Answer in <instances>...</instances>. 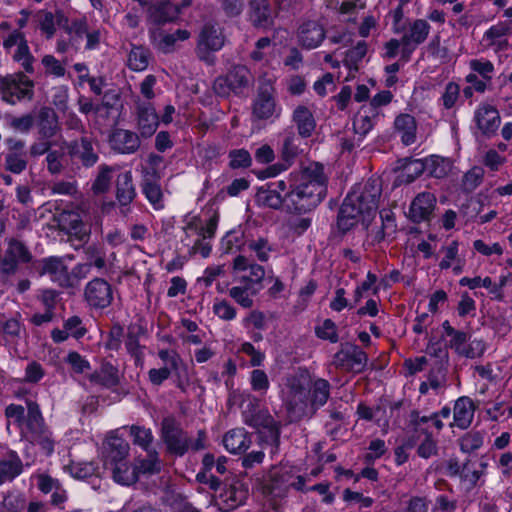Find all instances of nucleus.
Wrapping results in <instances>:
<instances>
[{"label": "nucleus", "mask_w": 512, "mask_h": 512, "mask_svg": "<svg viewBox=\"0 0 512 512\" xmlns=\"http://www.w3.org/2000/svg\"><path fill=\"white\" fill-rule=\"evenodd\" d=\"M327 176L322 164L313 162L298 174L289 175L286 208L296 213H307L319 205L326 194Z\"/></svg>", "instance_id": "nucleus-1"}, {"label": "nucleus", "mask_w": 512, "mask_h": 512, "mask_svg": "<svg viewBox=\"0 0 512 512\" xmlns=\"http://www.w3.org/2000/svg\"><path fill=\"white\" fill-rule=\"evenodd\" d=\"M381 192V181L377 178H370L363 185L355 186L340 208L339 229L346 232L359 222L368 223L378 209Z\"/></svg>", "instance_id": "nucleus-2"}, {"label": "nucleus", "mask_w": 512, "mask_h": 512, "mask_svg": "<svg viewBox=\"0 0 512 512\" xmlns=\"http://www.w3.org/2000/svg\"><path fill=\"white\" fill-rule=\"evenodd\" d=\"M129 451L127 441L116 435H110L103 445V466L109 471L113 480L129 486L137 481V466L129 465L126 457Z\"/></svg>", "instance_id": "nucleus-3"}, {"label": "nucleus", "mask_w": 512, "mask_h": 512, "mask_svg": "<svg viewBox=\"0 0 512 512\" xmlns=\"http://www.w3.org/2000/svg\"><path fill=\"white\" fill-rule=\"evenodd\" d=\"M310 375L298 371L286 376L283 382L282 401L291 421H297L309 415Z\"/></svg>", "instance_id": "nucleus-4"}, {"label": "nucleus", "mask_w": 512, "mask_h": 512, "mask_svg": "<svg viewBox=\"0 0 512 512\" xmlns=\"http://www.w3.org/2000/svg\"><path fill=\"white\" fill-rule=\"evenodd\" d=\"M387 18L391 21V31L400 35L403 42V58L408 60L411 54L428 39L431 25L426 19H409L400 10L396 11L394 16Z\"/></svg>", "instance_id": "nucleus-5"}, {"label": "nucleus", "mask_w": 512, "mask_h": 512, "mask_svg": "<svg viewBox=\"0 0 512 512\" xmlns=\"http://www.w3.org/2000/svg\"><path fill=\"white\" fill-rule=\"evenodd\" d=\"M254 77L245 65H234L225 75L218 76L213 83L214 92L221 97L242 95L253 84Z\"/></svg>", "instance_id": "nucleus-6"}, {"label": "nucleus", "mask_w": 512, "mask_h": 512, "mask_svg": "<svg viewBox=\"0 0 512 512\" xmlns=\"http://www.w3.org/2000/svg\"><path fill=\"white\" fill-rule=\"evenodd\" d=\"M226 37L223 28L215 21L204 23L197 38L196 55L208 65L214 64V53L225 45Z\"/></svg>", "instance_id": "nucleus-7"}, {"label": "nucleus", "mask_w": 512, "mask_h": 512, "mask_svg": "<svg viewBox=\"0 0 512 512\" xmlns=\"http://www.w3.org/2000/svg\"><path fill=\"white\" fill-rule=\"evenodd\" d=\"M26 404L27 415L23 425H25L29 438L32 442L40 445L47 455H50L54 451V439L52 433L45 425L40 407L31 400H28Z\"/></svg>", "instance_id": "nucleus-8"}, {"label": "nucleus", "mask_w": 512, "mask_h": 512, "mask_svg": "<svg viewBox=\"0 0 512 512\" xmlns=\"http://www.w3.org/2000/svg\"><path fill=\"white\" fill-rule=\"evenodd\" d=\"M34 82L24 72H16L4 76L0 87V98L9 105H16L34 96Z\"/></svg>", "instance_id": "nucleus-9"}, {"label": "nucleus", "mask_w": 512, "mask_h": 512, "mask_svg": "<svg viewBox=\"0 0 512 512\" xmlns=\"http://www.w3.org/2000/svg\"><path fill=\"white\" fill-rule=\"evenodd\" d=\"M306 478L297 475L291 466L281 465L274 467L269 474V482L266 485L267 490L274 497H285L290 488L297 491H304Z\"/></svg>", "instance_id": "nucleus-10"}, {"label": "nucleus", "mask_w": 512, "mask_h": 512, "mask_svg": "<svg viewBox=\"0 0 512 512\" xmlns=\"http://www.w3.org/2000/svg\"><path fill=\"white\" fill-rule=\"evenodd\" d=\"M244 423L255 428L266 444L272 446V453H275L280 443V423L277 422L267 410H260L256 413L243 412Z\"/></svg>", "instance_id": "nucleus-11"}, {"label": "nucleus", "mask_w": 512, "mask_h": 512, "mask_svg": "<svg viewBox=\"0 0 512 512\" xmlns=\"http://www.w3.org/2000/svg\"><path fill=\"white\" fill-rule=\"evenodd\" d=\"M183 222L185 223L184 237L181 238V243L187 248L190 256L200 254L203 258H207L211 253V245L205 241V233L199 217L188 214Z\"/></svg>", "instance_id": "nucleus-12"}, {"label": "nucleus", "mask_w": 512, "mask_h": 512, "mask_svg": "<svg viewBox=\"0 0 512 512\" xmlns=\"http://www.w3.org/2000/svg\"><path fill=\"white\" fill-rule=\"evenodd\" d=\"M3 48L25 73H34L35 57L32 55L23 32L13 30L3 41Z\"/></svg>", "instance_id": "nucleus-13"}, {"label": "nucleus", "mask_w": 512, "mask_h": 512, "mask_svg": "<svg viewBox=\"0 0 512 512\" xmlns=\"http://www.w3.org/2000/svg\"><path fill=\"white\" fill-rule=\"evenodd\" d=\"M5 251L0 258V274L10 276L17 272L19 264L32 261V253L19 239L7 238L4 241Z\"/></svg>", "instance_id": "nucleus-14"}, {"label": "nucleus", "mask_w": 512, "mask_h": 512, "mask_svg": "<svg viewBox=\"0 0 512 512\" xmlns=\"http://www.w3.org/2000/svg\"><path fill=\"white\" fill-rule=\"evenodd\" d=\"M161 437L167 450L176 456H183L190 448L189 437L173 418L163 419Z\"/></svg>", "instance_id": "nucleus-15"}, {"label": "nucleus", "mask_w": 512, "mask_h": 512, "mask_svg": "<svg viewBox=\"0 0 512 512\" xmlns=\"http://www.w3.org/2000/svg\"><path fill=\"white\" fill-rule=\"evenodd\" d=\"M252 113L258 120L277 119L281 115V108L276 104L274 88L269 83L260 85L253 101Z\"/></svg>", "instance_id": "nucleus-16"}, {"label": "nucleus", "mask_w": 512, "mask_h": 512, "mask_svg": "<svg viewBox=\"0 0 512 512\" xmlns=\"http://www.w3.org/2000/svg\"><path fill=\"white\" fill-rule=\"evenodd\" d=\"M84 297L89 306L104 309L108 307L113 300V290L106 280L94 278L86 284Z\"/></svg>", "instance_id": "nucleus-17"}, {"label": "nucleus", "mask_w": 512, "mask_h": 512, "mask_svg": "<svg viewBox=\"0 0 512 512\" xmlns=\"http://www.w3.org/2000/svg\"><path fill=\"white\" fill-rule=\"evenodd\" d=\"M367 354L357 345L347 344L334 356V364L346 371L361 372L366 364Z\"/></svg>", "instance_id": "nucleus-18"}, {"label": "nucleus", "mask_w": 512, "mask_h": 512, "mask_svg": "<svg viewBox=\"0 0 512 512\" xmlns=\"http://www.w3.org/2000/svg\"><path fill=\"white\" fill-rule=\"evenodd\" d=\"M137 129L144 138L151 137L159 126V116L155 107L150 102H145L138 98L135 100Z\"/></svg>", "instance_id": "nucleus-19"}, {"label": "nucleus", "mask_w": 512, "mask_h": 512, "mask_svg": "<svg viewBox=\"0 0 512 512\" xmlns=\"http://www.w3.org/2000/svg\"><path fill=\"white\" fill-rule=\"evenodd\" d=\"M511 33V23L508 21H499L487 29L483 35L482 42L486 48L494 52L507 51L511 45L507 35Z\"/></svg>", "instance_id": "nucleus-20"}, {"label": "nucleus", "mask_w": 512, "mask_h": 512, "mask_svg": "<svg viewBox=\"0 0 512 512\" xmlns=\"http://www.w3.org/2000/svg\"><path fill=\"white\" fill-rule=\"evenodd\" d=\"M248 497V486L239 479H234L219 495L222 510L230 511L244 504Z\"/></svg>", "instance_id": "nucleus-21"}, {"label": "nucleus", "mask_w": 512, "mask_h": 512, "mask_svg": "<svg viewBox=\"0 0 512 512\" xmlns=\"http://www.w3.org/2000/svg\"><path fill=\"white\" fill-rule=\"evenodd\" d=\"M234 272H245L240 281L245 284H251L253 287L261 286L265 277L264 268L243 255H238L233 260Z\"/></svg>", "instance_id": "nucleus-22"}, {"label": "nucleus", "mask_w": 512, "mask_h": 512, "mask_svg": "<svg viewBox=\"0 0 512 512\" xmlns=\"http://www.w3.org/2000/svg\"><path fill=\"white\" fill-rule=\"evenodd\" d=\"M474 121L481 133L490 137L498 130L501 118L498 110L489 104H482L474 112Z\"/></svg>", "instance_id": "nucleus-23"}, {"label": "nucleus", "mask_w": 512, "mask_h": 512, "mask_svg": "<svg viewBox=\"0 0 512 512\" xmlns=\"http://www.w3.org/2000/svg\"><path fill=\"white\" fill-rule=\"evenodd\" d=\"M324 38V27L318 21L305 20L298 27L297 39L299 44L305 49L317 48Z\"/></svg>", "instance_id": "nucleus-24"}, {"label": "nucleus", "mask_w": 512, "mask_h": 512, "mask_svg": "<svg viewBox=\"0 0 512 512\" xmlns=\"http://www.w3.org/2000/svg\"><path fill=\"white\" fill-rule=\"evenodd\" d=\"M151 43L159 51L163 53H171L174 51L177 41L188 40L191 33L186 29H178L173 33H166L160 29L150 30Z\"/></svg>", "instance_id": "nucleus-25"}, {"label": "nucleus", "mask_w": 512, "mask_h": 512, "mask_svg": "<svg viewBox=\"0 0 512 512\" xmlns=\"http://www.w3.org/2000/svg\"><path fill=\"white\" fill-rule=\"evenodd\" d=\"M436 197L430 192L418 194L411 202L409 208V217L415 223L428 221L435 209Z\"/></svg>", "instance_id": "nucleus-26"}, {"label": "nucleus", "mask_w": 512, "mask_h": 512, "mask_svg": "<svg viewBox=\"0 0 512 512\" xmlns=\"http://www.w3.org/2000/svg\"><path fill=\"white\" fill-rule=\"evenodd\" d=\"M109 144L114 151L121 154H132L140 147L139 136L126 129H115L110 137Z\"/></svg>", "instance_id": "nucleus-27"}, {"label": "nucleus", "mask_w": 512, "mask_h": 512, "mask_svg": "<svg viewBox=\"0 0 512 512\" xmlns=\"http://www.w3.org/2000/svg\"><path fill=\"white\" fill-rule=\"evenodd\" d=\"M331 385L323 378L312 380L310 378L309 387V415L312 417L318 409L323 407L330 397Z\"/></svg>", "instance_id": "nucleus-28"}, {"label": "nucleus", "mask_w": 512, "mask_h": 512, "mask_svg": "<svg viewBox=\"0 0 512 512\" xmlns=\"http://www.w3.org/2000/svg\"><path fill=\"white\" fill-rule=\"evenodd\" d=\"M60 225L67 234L74 236L80 242L85 243L90 238L91 230L78 213L63 212L60 215Z\"/></svg>", "instance_id": "nucleus-29"}, {"label": "nucleus", "mask_w": 512, "mask_h": 512, "mask_svg": "<svg viewBox=\"0 0 512 512\" xmlns=\"http://www.w3.org/2000/svg\"><path fill=\"white\" fill-rule=\"evenodd\" d=\"M244 246L260 262H268L278 252L277 245L267 236L246 239Z\"/></svg>", "instance_id": "nucleus-30"}, {"label": "nucleus", "mask_w": 512, "mask_h": 512, "mask_svg": "<svg viewBox=\"0 0 512 512\" xmlns=\"http://www.w3.org/2000/svg\"><path fill=\"white\" fill-rule=\"evenodd\" d=\"M37 270L40 275H49L54 282L66 285L68 282V270L59 257H47L38 262Z\"/></svg>", "instance_id": "nucleus-31"}, {"label": "nucleus", "mask_w": 512, "mask_h": 512, "mask_svg": "<svg viewBox=\"0 0 512 512\" xmlns=\"http://www.w3.org/2000/svg\"><path fill=\"white\" fill-rule=\"evenodd\" d=\"M148 19L158 25L172 23L180 15V8L170 2H157L148 8Z\"/></svg>", "instance_id": "nucleus-32"}, {"label": "nucleus", "mask_w": 512, "mask_h": 512, "mask_svg": "<svg viewBox=\"0 0 512 512\" xmlns=\"http://www.w3.org/2000/svg\"><path fill=\"white\" fill-rule=\"evenodd\" d=\"M137 193L133 184L131 171L120 173L116 179L115 197L121 207H127L135 199Z\"/></svg>", "instance_id": "nucleus-33"}, {"label": "nucleus", "mask_w": 512, "mask_h": 512, "mask_svg": "<svg viewBox=\"0 0 512 512\" xmlns=\"http://www.w3.org/2000/svg\"><path fill=\"white\" fill-rule=\"evenodd\" d=\"M292 121L297 128L299 136L302 138L310 137L316 128V121L312 111L303 105H299L294 109Z\"/></svg>", "instance_id": "nucleus-34"}, {"label": "nucleus", "mask_w": 512, "mask_h": 512, "mask_svg": "<svg viewBox=\"0 0 512 512\" xmlns=\"http://www.w3.org/2000/svg\"><path fill=\"white\" fill-rule=\"evenodd\" d=\"M474 413L475 406L469 397L458 398L454 405V425L460 429H467L473 421Z\"/></svg>", "instance_id": "nucleus-35"}, {"label": "nucleus", "mask_w": 512, "mask_h": 512, "mask_svg": "<svg viewBox=\"0 0 512 512\" xmlns=\"http://www.w3.org/2000/svg\"><path fill=\"white\" fill-rule=\"evenodd\" d=\"M223 444L230 453H242L250 447L251 438L244 428H235L224 435Z\"/></svg>", "instance_id": "nucleus-36"}, {"label": "nucleus", "mask_w": 512, "mask_h": 512, "mask_svg": "<svg viewBox=\"0 0 512 512\" xmlns=\"http://www.w3.org/2000/svg\"><path fill=\"white\" fill-rule=\"evenodd\" d=\"M142 193L155 210L164 208L163 192L154 175L146 174L141 183Z\"/></svg>", "instance_id": "nucleus-37"}, {"label": "nucleus", "mask_w": 512, "mask_h": 512, "mask_svg": "<svg viewBox=\"0 0 512 512\" xmlns=\"http://www.w3.org/2000/svg\"><path fill=\"white\" fill-rule=\"evenodd\" d=\"M23 472V462L15 452L0 459V486L12 482Z\"/></svg>", "instance_id": "nucleus-38"}, {"label": "nucleus", "mask_w": 512, "mask_h": 512, "mask_svg": "<svg viewBox=\"0 0 512 512\" xmlns=\"http://www.w3.org/2000/svg\"><path fill=\"white\" fill-rule=\"evenodd\" d=\"M421 170H426L432 177L442 179L449 175L452 170L453 163L450 159L437 155L426 158L419 163Z\"/></svg>", "instance_id": "nucleus-39"}, {"label": "nucleus", "mask_w": 512, "mask_h": 512, "mask_svg": "<svg viewBox=\"0 0 512 512\" xmlns=\"http://www.w3.org/2000/svg\"><path fill=\"white\" fill-rule=\"evenodd\" d=\"M38 130L39 134L45 139H50L56 135L59 130V122L53 109L49 107L40 109L38 114Z\"/></svg>", "instance_id": "nucleus-40"}, {"label": "nucleus", "mask_w": 512, "mask_h": 512, "mask_svg": "<svg viewBox=\"0 0 512 512\" xmlns=\"http://www.w3.org/2000/svg\"><path fill=\"white\" fill-rule=\"evenodd\" d=\"M63 30L71 40L73 50H79L85 35L87 34L88 23L85 17L65 20Z\"/></svg>", "instance_id": "nucleus-41"}, {"label": "nucleus", "mask_w": 512, "mask_h": 512, "mask_svg": "<svg viewBox=\"0 0 512 512\" xmlns=\"http://www.w3.org/2000/svg\"><path fill=\"white\" fill-rule=\"evenodd\" d=\"M259 291V287H253L251 284H245L240 281L229 289V296L242 308L250 309L254 305V297Z\"/></svg>", "instance_id": "nucleus-42"}, {"label": "nucleus", "mask_w": 512, "mask_h": 512, "mask_svg": "<svg viewBox=\"0 0 512 512\" xmlns=\"http://www.w3.org/2000/svg\"><path fill=\"white\" fill-rule=\"evenodd\" d=\"M89 379L91 382L107 388L117 386L120 382L119 371L111 363L102 364L99 371L90 374Z\"/></svg>", "instance_id": "nucleus-43"}, {"label": "nucleus", "mask_w": 512, "mask_h": 512, "mask_svg": "<svg viewBox=\"0 0 512 512\" xmlns=\"http://www.w3.org/2000/svg\"><path fill=\"white\" fill-rule=\"evenodd\" d=\"M395 128L401 133V140L405 145H411L415 142L416 121L409 114H400L395 119Z\"/></svg>", "instance_id": "nucleus-44"}, {"label": "nucleus", "mask_w": 512, "mask_h": 512, "mask_svg": "<svg viewBox=\"0 0 512 512\" xmlns=\"http://www.w3.org/2000/svg\"><path fill=\"white\" fill-rule=\"evenodd\" d=\"M73 154L86 167H91L98 161V155L94 151L92 142L86 137L81 138L79 142L75 143Z\"/></svg>", "instance_id": "nucleus-45"}, {"label": "nucleus", "mask_w": 512, "mask_h": 512, "mask_svg": "<svg viewBox=\"0 0 512 512\" xmlns=\"http://www.w3.org/2000/svg\"><path fill=\"white\" fill-rule=\"evenodd\" d=\"M250 19L256 26H267L270 23L271 12L267 0H251L249 3Z\"/></svg>", "instance_id": "nucleus-46"}, {"label": "nucleus", "mask_w": 512, "mask_h": 512, "mask_svg": "<svg viewBox=\"0 0 512 512\" xmlns=\"http://www.w3.org/2000/svg\"><path fill=\"white\" fill-rule=\"evenodd\" d=\"M427 381L435 392H439L447 386V367L443 361H436L431 366Z\"/></svg>", "instance_id": "nucleus-47"}, {"label": "nucleus", "mask_w": 512, "mask_h": 512, "mask_svg": "<svg viewBox=\"0 0 512 512\" xmlns=\"http://www.w3.org/2000/svg\"><path fill=\"white\" fill-rule=\"evenodd\" d=\"M150 53L142 46H133L128 56V67L133 71H143L149 65Z\"/></svg>", "instance_id": "nucleus-48"}, {"label": "nucleus", "mask_w": 512, "mask_h": 512, "mask_svg": "<svg viewBox=\"0 0 512 512\" xmlns=\"http://www.w3.org/2000/svg\"><path fill=\"white\" fill-rule=\"evenodd\" d=\"M377 115V111H367L366 108H362L354 118V131L361 136H365L373 128Z\"/></svg>", "instance_id": "nucleus-49"}, {"label": "nucleus", "mask_w": 512, "mask_h": 512, "mask_svg": "<svg viewBox=\"0 0 512 512\" xmlns=\"http://www.w3.org/2000/svg\"><path fill=\"white\" fill-rule=\"evenodd\" d=\"M26 505L24 494L17 491H8L3 494L0 503V512H21Z\"/></svg>", "instance_id": "nucleus-50"}, {"label": "nucleus", "mask_w": 512, "mask_h": 512, "mask_svg": "<svg viewBox=\"0 0 512 512\" xmlns=\"http://www.w3.org/2000/svg\"><path fill=\"white\" fill-rule=\"evenodd\" d=\"M258 200L265 206L273 209H279L284 205L286 207V194L279 195L269 185L262 188L257 194Z\"/></svg>", "instance_id": "nucleus-51"}, {"label": "nucleus", "mask_w": 512, "mask_h": 512, "mask_svg": "<svg viewBox=\"0 0 512 512\" xmlns=\"http://www.w3.org/2000/svg\"><path fill=\"white\" fill-rule=\"evenodd\" d=\"M130 435L133 438V443L140 446L142 449L150 453V448L154 440L152 431L150 428L132 425L130 427ZM151 456V454H149Z\"/></svg>", "instance_id": "nucleus-52"}, {"label": "nucleus", "mask_w": 512, "mask_h": 512, "mask_svg": "<svg viewBox=\"0 0 512 512\" xmlns=\"http://www.w3.org/2000/svg\"><path fill=\"white\" fill-rule=\"evenodd\" d=\"M113 171V168L107 165H101L99 167V172L92 183L91 190L94 194H104L106 193L111 185V173Z\"/></svg>", "instance_id": "nucleus-53"}, {"label": "nucleus", "mask_w": 512, "mask_h": 512, "mask_svg": "<svg viewBox=\"0 0 512 512\" xmlns=\"http://www.w3.org/2000/svg\"><path fill=\"white\" fill-rule=\"evenodd\" d=\"M484 442V435L480 431H470L464 434L460 440V449L463 453H472L480 449Z\"/></svg>", "instance_id": "nucleus-54"}, {"label": "nucleus", "mask_w": 512, "mask_h": 512, "mask_svg": "<svg viewBox=\"0 0 512 512\" xmlns=\"http://www.w3.org/2000/svg\"><path fill=\"white\" fill-rule=\"evenodd\" d=\"M66 147L65 143L61 144L59 149H51L46 156L47 170L51 174H59L62 172L64 166Z\"/></svg>", "instance_id": "nucleus-55"}, {"label": "nucleus", "mask_w": 512, "mask_h": 512, "mask_svg": "<svg viewBox=\"0 0 512 512\" xmlns=\"http://www.w3.org/2000/svg\"><path fill=\"white\" fill-rule=\"evenodd\" d=\"M367 53V44L365 41H359L354 47L346 52L344 65L350 70H357L358 63Z\"/></svg>", "instance_id": "nucleus-56"}, {"label": "nucleus", "mask_w": 512, "mask_h": 512, "mask_svg": "<svg viewBox=\"0 0 512 512\" xmlns=\"http://www.w3.org/2000/svg\"><path fill=\"white\" fill-rule=\"evenodd\" d=\"M483 204L479 201L470 200L467 204L468 211L466 215L469 219H477V222L480 224H485L492 221L497 216L496 210H490L488 213L481 214Z\"/></svg>", "instance_id": "nucleus-57"}, {"label": "nucleus", "mask_w": 512, "mask_h": 512, "mask_svg": "<svg viewBox=\"0 0 512 512\" xmlns=\"http://www.w3.org/2000/svg\"><path fill=\"white\" fill-rule=\"evenodd\" d=\"M28 160L26 154L7 153L4 158L6 171L13 174H21L27 169Z\"/></svg>", "instance_id": "nucleus-58"}, {"label": "nucleus", "mask_w": 512, "mask_h": 512, "mask_svg": "<svg viewBox=\"0 0 512 512\" xmlns=\"http://www.w3.org/2000/svg\"><path fill=\"white\" fill-rule=\"evenodd\" d=\"M484 169L480 166H473L470 170H468L462 178V186L466 191L475 190L483 181L484 178Z\"/></svg>", "instance_id": "nucleus-59"}, {"label": "nucleus", "mask_w": 512, "mask_h": 512, "mask_svg": "<svg viewBox=\"0 0 512 512\" xmlns=\"http://www.w3.org/2000/svg\"><path fill=\"white\" fill-rule=\"evenodd\" d=\"M459 95L460 86L455 82H449L445 86V89L438 102L444 109L450 110L456 105L459 99Z\"/></svg>", "instance_id": "nucleus-60"}, {"label": "nucleus", "mask_w": 512, "mask_h": 512, "mask_svg": "<svg viewBox=\"0 0 512 512\" xmlns=\"http://www.w3.org/2000/svg\"><path fill=\"white\" fill-rule=\"evenodd\" d=\"M1 331L7 341L14 343L21 338L23 327L18 319L9 318L1 324Z\"/></svg>", "instance_id": "nucleus-61"}, {"label": "nucleus", "mask_w": 512, "mask_h": 512, "mask_svg": "<svg viewBox=\"0 0 512 512\" xmlns=\"http://www.w3.org/2000/svg\"><path fill=\"white\" fill-rule=\"evenodd\" d=\"M125 347L127 352L135 359L136 364L142 362L144 357V346L140 345L137 334L133 330H129Z\"/></svg>", "instance_id": "nucleus-62"}, {"label": "nucleus", "mask_w": 512, "mask_h": 512, "mask_svg": "<svg viewBox=\"0 0 512 512\" xmlns=\"http://www.w3.org/2000/svg\"><path fill=\"white\" fill-rule=\"evenodd\" d=\"M250 385L253 391L265 394L270 387L267 373L261 369H254L250 373Z\"/></svg>", "instance_id": "nucleus-63"}, {"label": "nucleus", "mask_w": 512, "mask_h": 512, "mask_svg": "<svg viewBox=\"0 0 512 512\" xmlns=\"http://www.w3.org/2000/svg\"><path fill=\"white\" fill-rule=\"evenodd\" d=\"M315 333L318 338L328 340L331 343H336L339 340L337 326L330 319H326L322 322V324L318 325L315 328Z\"/></svg>", "instance_id": "nucleus-64"}]
</instances>
